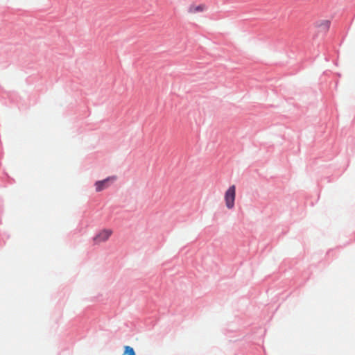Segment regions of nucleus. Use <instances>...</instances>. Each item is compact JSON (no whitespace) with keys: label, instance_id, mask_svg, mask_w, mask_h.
Here are the masks:
<instances>
[{"label":"nucleus","instance_id":"obj_1","mask_svg":"<svg viewBox=\"0 0 355 355\" xmlns=\"http://www.w3.org/2000/svg\"><path fill=\"white\" fill-rule=\"evenodd\" d=\"M236 198V186H230L225 193V205L227 209H232L234 207Z\"/></svg>","mask_w":355,"mask_h":355},{"label":"nucleus","instance_id":"obj_2","mask_svg":"<svg viewBox=\"0 0 355 355\" xmlns=\"http://www.w3.org/2000/svg\"><path fill=\"white\" fill-rule=\"evenodd\" d=\"M116 180V176L112 175L109 176L102 180H98L95 182L94 185L96 187V191L100 192L105 189L107 188L110 185V181H114Z\"/></svg>","mask_w":355,"mask_h":355},{"label":"nucleus","instance_id":"obj_3","mask_svg":"<svg viewBox=\"0 0 355 355\" xmlns=\"http://www.w3.org/2000/svg\"><path fill=\"white\" fill-rule=\"evenodd\" d=\"M112 233V231L111 230H109V229L103 230L102 231H101L100 232H98L94 236L93 240H94V243L98 244L101 242H104V241H107L109 239V237L111 236Z\"/></svg>","mask_w":355,"mask_h":355},{"label":"nucleus","instance_id":"obj_4","mask_svg":"<svg viewBox=\"0 0 355 355\" xmlns=\"http://www.w3.org/2000/svg\"><path fill=\"white\" fill-rule=\"evenodd\" d=\"M205 6L202 4H200L198 6L191 5L189 9V11L192 13H196L198 12H202L205 10Z\"/></svg>","mask_w":355,"mask_h":355},{"label":"nucleus","instance_id":"obj_5","mask_svg":"<svg viewBox=\"0 0 355 355\" xmlns=\"http://www.w3.org/2000/svg\"><path fill=\"white\" fill-rule=\"evenodd\" d=\"M123 355H136V353L133 347L126 345L124 347Z\"/></svg>","mask_w":355,"mask_h":355},{"label":"nucleus","instance_id":"obj_6","mask_svg":"<svg viewBox=\"0 0 355 355\" xmlns=\"http://www.w3.org/2000/svg\"><path fill=\"white\" fill-rule=\"evenodd\" d=\"M330 25H331V21L329 20H324V21H321L320 24H318V26L319 27L322 28L324 30L327 31L329 28Z\"/></svg>","mask_w":355,"mask_h":355}]
</instances>
